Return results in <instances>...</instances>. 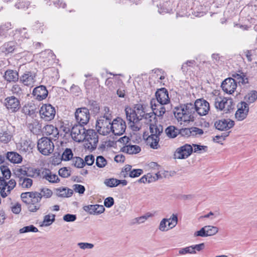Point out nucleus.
I'll return each instance as SVG.
<instances>
[{"label": "nucleus", "instance_id": "nucleus-20", "mask_svg": "<svg viewBox=\"0 0 257 257\" xmlns=\"http://www.w3.org/2000/svg\"><path fill=\"white\" fill-rule=\"evenodd\" d=\"M155 96L157 102L160 104H167L170 102L168 91L165 88L159 89L156 91Z\"/></svg>", "mask_w": 257, "mask_h": 257}, {"label": "nucleus", "instance_id": "nucleus-19", "mask_svg": "<svg viewBox=\"0 0 257 257\" xmlns=\"http://www.w3.org/2000/svg\"><path fill=\"white\" fill-rule=\"evenodd\" d=\"M236 87V82L232 78H226L221 84L222 90L226 93L230 94L234 92Z\"/></svg>", "mask_w": 257, "mask_h": 257}, {"label": "nucleus", "instance_id": "nucleus-37", "mask_svg": "<svg viewBox=\"0 0 257 257\" xmlns=\"http://www.w3.org/2000/svg\"><path fill=\"white\" fill-rule=\"evenodd\" d=\"M11 138L12 136L6 128L3 129L2 132H0L1 142L7 144L11 141Z\"/></svg>", "mask_w": 257, "mask_h": 257}, {"label": "nucleus", "instance_id": "nucleus-54", "mask_svg": "<svg viewBox=\"0 0 257 257\" xmlns=\"http://www.w3.org/2000/svg\"><path fill=\"white\" fill-rule=\"evenodd\" d=\"M132 166L129 165H126L122 169L120 172V176L126 178L129 176V174L132 170Z\"/></svg>", "mask_w": 257, "mask_h": 257}, {"label": "nucleus", "instance_id": "nucleus-11", "mask_svg": "<svg viewBox=\"0 0 257 257\" xmlns=\"http://www.w3.org/2000/svg\"><path fill=\"white\" fill-rule=\"evenodd\" d=\"M195 112L200 116L206 115L210 110L208 102L204 99H197L194 103Z\"/></svg>", "mask_w": 257, "mask_h": 257}, {"label": "nucleus", "instance_id": "nucleus-9", "mask_svg": "<svg viewBox=\"0 0 257 257\" xmlns=\"http://www.w3.org/2000/svg\"><path fill=\"white\" fill-rule=\"evenodd\" d=\"M135 110L133 108L128 106L125 108V112L128 123L130 124L133 130L137 131L140 130V127L136 125V124L139 121V118L136 113Z\"/></svg>", "mask_w": 257, "mask_h": 257}, {"label": "nucleus", "instance_id": "nucleus-31", "mask_svg": "<svg viewBox=\"0 0 257 257\" xmlns=\"http://www.w3.org/2000/svg\"><path fill=\"white\" fill-rule=\"evenodd\" d=\"M4 78L9 82H16L19 80V74L16 71L9 69L5 72Z\"/></svg>", "mask_w": 257, "mask_h": 257}, {"label": "nucleus", "instance_id": "nucleus-32", "mask_svg": "<svg viewBox=\"0 0 257 257\" xmlns=\"http://www.w3.org/2000/svg\"><path fill=\"white\" fill-rule=\"evenodd\" d=\"M121 150L124 153H126L130 155H133L140 153L141 151V149L140 147L138 145H128L123 147L121 148Z\"/></svg>", "mask_w": 257, "mask_h": 257}, {"label": "nucleus", "instance_id": "nucleus-18", "mask_svg": "<svg viewBox=\"0 0 257 257\" xmlns=\"http://www.w3.org/2000/svg\"><path fill=\"white\" fill-rule=\"evenodd\" d=\"M86 132L84 141H87L90 145L88 146V148L95 149L98 142V136L97 133L93 130H88Z\"/></svg>", "mask_w": 257, "mask_h": 257}, {"label": "nucleus", "instance_id": "nucleus-23", "mask_svg": "<svg viewBox=\"0 0 257 257\" xmlns=\"http://www.w3.org/2000/svg\"><path fill=\"white\" fill-rule=\"evenodd\" d=\"M35 74L31 72L27 71L20 78V81L26 86L33 85L35 82Z\"/></svg>", "mask_w": 257, "mask_h": 257}, {"label": "nucleus", "instance_id": "nucleus-3", "mask_svg": "<svg viewBox=\"0 0 257 257\" xmlns=\"http://www.w3.org/2000/svg\"><path fill=\"white\" fill-rule=\"evenodd\" d=\"M214 105L217 110L223 111L225 113H227L233 108V101L231 98L220 96L214 97Z\"/></svg>", "mask_w": 257, "mask_h": 257}, {"label": "nucleus", "instance_id": "nucleus-8", "mask_svg": "<svg viewBox=\"0 0 257 257\" xmlns=\"http://www.w3.org/2000/svg\"><path fill=\"white\" fill-rule=\"evenodd\" d=\"M86 129L83 125L76 124L74 125L71 131L72 138L76 142H81L84 141L86 133Z\"/></svg>", "mask_w": 257, "mask_h": 257}, {"label": "nucleus", "instance_id": "nucleus-10", "mask_svg": "<svg viewBox=\"0 0 257 257\" xmlns=\"http://www.w3.org/2000/svg\"><path fill=\"white\" fill-rule=\"evenodd\" d=\"M30 202L28 204V209L30 212H35L38 210L41 205L40 201L41 200V196L38 192H33L30 194Z\"/></svg>", "mask_w": 257, "mask_h": 257}, {"label": "nucleus", "instance_id": "nucleus-47", "mask_svg": "<svg viewBox=\"0 0 257 257\" xmlns=\"http://www.w3.org/2000/svg\"><path fill=\"white\" fill-rule=\"evenodd\" d=\"M19 231L21 233H24L29 232H37L38 231V229L33 225H30L23 227L20 229Z\"/></svg>", "mask_w": 257, "mask_h": 257}, {"label": "nucleus", "instance_id": "nucleus-36", "mask_svg": "<svg viewBox=\"0 0 257 257\" xmlns=\"http://www.w3.org/2000/svg\"><path fill=\"white\" fill-rule=\"evenodd\" d=\"M160 138L156 136H149L147 139V143L151 148L154 149H157L159 147V142Z\"/></svg>", "mask_w": 257, "mask_h": 257}, {"label": "nucleus", "instance_id": "nucleus-17", "mask_svg": "<svg viewBox=\"0 0 257 257\" xmlns=\"http://www.w3.org/2000/svg\"><path fill=\"white\" fill-rule=\"evenodd\" d=\"M237 110L235 114V118L238 121L244 119L248 113V104L244 101L239 103L237 105Z\"/></svg>", "mask_w": 257, "mask_h": 257}, {"label": "nucleus", "instance_id": "nucleus-45", "mask_svg": "<svg viewBox=\"0 0 257 257\" xmlns=\"http://www.w3.org/2000/svg\"><path fill=\"white\" fill-rule=\"evenodd\" d=\"M72 165L75 167L81 168L85 165V162L80 157H74L72 159Z\"/></svg>", "mask_w": 257, "mask_h": 257}, {"label": "nucleus", "instance_id": "nucleus-26", "mask_svg": "<svg viewBox=\"0 0 257 257\" xmlns=\"http://www.w3.org/2000/svg\"><path fill=\"white\" fill-rule=\"evenodd\" d=\"M43 132L46 135L51 136L55 140L58 138L59 133L58 128L52 124L46 125L43 128Z\"/></svg>", "mask_w": 257, "mask_h": 257}, {"label": "nucleus", "instance_id": "nucleus-62", "mask_svg": "<svg viewBox=\"0 0 257 257\" xmlns=\"http://www.w3.org/2000/svg\"><path fill=\"white\" fill-rule=\"evenodd\" d=\"M63 219L66 222H73L76 219V215L75 214H67L63 216Z\"/></svg>", "mask_w": 257, "mask_h": 257}, {"label": "nucleus", "instance_id": "nucleus-48", "mask_svg": "<svg viewBox=\"0 0 257 257\" xmlns=\"http://www.w3.org/2000/svg\"><path fill=\"white\" fill-rule=\"evenodd\" d=\"M205 227L206 228L207 236L215 235L218 231V228L216 226L207 225L205 226Z\"/></svg>", "mask_w": 257, "mask_h": 257}, {"label": "nucleus", "instance_id": "nucleus-35", "mask_svg": "<svg viewBox=\"0 0 257 257\" xmlns=\"http://www.w3.org/2000/svg\"><path fill=\"white\" fill-rule=\"evenodd\" d=\"M18 183L23 188H29L33 184V180L30 178L22 176L19 177Z\"/></svg>", "mask_w": 257, "mask_h": 257}, {"label": "nucleus", "instance_id": "nucleus-59", "mask_svg": "<svg viewBox=\"0 0 257 257\" xmlns=\"http://www.w3.org/2000/svg\"><path fill=\"white\" fill-rule=\"evenodd\" d=\"M146 177L147 178L148 183H149L155 181L156 180L161 177V175L159 174V173H156L155 176H152L150 173H148L146 175Z\"/></svg>", "mask_w": 257, "mask_h": 257}, {"label": "nucleus", "instance_id": "nucleus-41", "mask_svg": "<svg viewBox=\"0 0 257 257\" xmlns=\"http://www.w3.org/2000/svg\"><path fill=\"white\" fill-rule=\"evenodd\" d=\"M11 90L14 94L18 96L24 94V89L22 85L15 84L13 85Z\"/></svg>", "mask_w": 257, "mask_h": 257}, {"label": "nucleus", "instance_id": "nucleus-22", "mask_svg": "<svg viewBox=\"0 0 257 257\" xmlns=\"http://www.w3.org/2000/svg\"><path fill=\"white\" fill-rule=\"evenodd\" d=\"M83 209L89 214L93 215L100 214L105 210L103 205L98 204L86 205L83 206Z\"/></svg>", "mask_w": 257, "mask_h": 257}, {"label": "nucleus", "instance_id": "nucleus-58", "mask_svg": "<svg viewBox=\"0 0 257 257\" xmlns=\"http://www.w3.org/2000/svg\"><path fill=\"white\" fill-rule=\"evenodd\" d=\"M192 127L189 128H184L181 129L179 133L182 136L188 137L190 136H192Z\"/></svg>", "mask_w": 257, "mask_h": 257}, {"label": "nucleus", "instance_id": "nucleus-30", "mask_svg": "<svg viewBox=\"0 0 257 257\" xmlns=\"http://www.w3.org/2000/svg\"><path fill=\"white\" fill-rule=\"evenodd\" d=\"M16 49V43L13 41L5 43L0 47V51L5 55L13 53Z\"/></svg>", "mask_w": 257, "mask_h": 257}, {"label": "nucleus", "instance_id": "nucleus-27", "mask_svg": "<svg viewBox=\"0 0 257 257\" xmlns=\"http://www.w3.org/2000/svg\"><path fill=\"white\" fill-rule=\"evenodd\" d=\"M151 105L153 110L152 113L155 114V119L156 118V115L161 116L163 115L165 113L166 109L164 106H163V105L160 104H157L155 99H152L151 101Z\"/></svg>", "mask_w": 257, "mask_h": 257}, {"label": "nucleus", "instance_id": "nucleus-39", "mask_svg": "<svg viewBox=\"0 0 257 257\" xmlns=\"http://www.w3.org/2000/svg\"><path fill=\"white\" fill-rule=\"evenodd\" d=\"M12 25L11 23L7 22L0 26V36L7 37L8 31L12 29Z\"/></svg>", "mask_w": 257, "mask_h": 257}, {"label": "nucleus", "instance_id": "nucleus-16", "mask_svg": "<svg viewBox=\"0 0 257 257\" xmlns=\"http://www.w3.org/2000/svg\"><path fill=\"white\" fill-rule=\"evenodd\" d=\"M133 108L136 109V113L139 118V121L144 118L145 123H148L149 120L152 121V118L155 119V114L152 113H146L142 104H136Z\"/></svg>", "mask_w": 257, "mask_h": 257}, {"label": "nucleus", "instance_id": "nucleus-61", "mask_svg": "<svg viewBox=\"0 0 257 257\" xmlns=\"http://www.w3.org/2000/svg\"><path fill=\"white\" fill-rule=\"evenodd\" d=\"M73 189L75 192L79 194H83L85 190L84 186L80 184H74Z\"/></svg>", "mask_w": 257, "mask_h": 257}, {"label": "nucleus", "instance_id": "nucleus-52", "mask_svg": "<svg viewBox=\"0 0 257 257\" xmlns=\"http://www.w3.org/2000/svg\"><path fill=\"white\" fill-rule=\"evenodd\" d=\"M39 194H41V199L42 197L49 198L51 197L53 194V192L50 189L44 188L41 190V192H39Z\"/></svg>", "mask_w": 257, "mask_h": 257}, {"label": "nucleus", "instance_id": "nucleus-44", "mask_svg": "<svg viewBox=\"0 0 257 257\" xmlns=\"http://www.w3.org/2000/svg\"><path fill=\"white\" fill-rule=\"evenodd\" d=\"M230 133L229 132H224L220 135H218L213 138V141L217 143L222 144L221 142L225 140V138L228 137Z\"/></svg>", "mask_w": 257, "mask_h": 257}, {"label": "nucleus", "instance_id": "nucleus-50", "mask_svg": "<svg viewBox=\"0 0 257 257\" xmlns=\"http://www.w3.org/2000/svg\"><path fill=\"white\" fill-rule=\"evenodd\" d=\"M73 153L70 149H66L62 154V159L64 161H68L72 159Z\"/></svg>", "mask_w": 257, "mask_h": 257}, {"label": "nucleus", "instance_id": "nucleus-4", "mask_svg": "<svg viewBox=\"0 0 257 257\" xmlns=\"http://www.w3.org/2000/svg\"><path fill=\"white\" fill-rule=\"evenodd\" d=\"M37 148L42 154L46 156L53 153L54 145L50 139L43 137L38 141Z\"/></svg>", "mask_w": 257, "mask_h": 257}, {"label": "nucleus", "instance_id": "nucleus-29", "mask_svg": "<svg viewBox=\"0 0 257 257\" xmlns=\"http://www.w3.org/2000/svg\"><path fill=\"white\" fill-rule=\"evenodd\" d=\"M35 144L29 139L23 140L20 143V150L22 152L30 153L32 152V150Z\"/></svg>", "mask_w": 257, "mask_h": 257}, {"label": "nucleus", "instance_id": "nucleus-46", "mask_svg": "<svg viewBox=\"0 0 257 257\" xmlns=\"http://www.w3.org/2000/svg\"><path fill=\"white\" fill-rule=\"evenodd\" d=\"M104 184L106 186L109 187H116L119 184V180L114 178L105 179L104 181Z\"/></svg>", "mask_w": 257, "mask_h": 257}, {"label": "nucleus", "instance_id": "nucleus-12", "mask_svg": "<svg viewBox=\"0 0 257 257\" xmlns=\"http://www.w3.org/2000/svg\"><path fill=\"white\" fill-rule=\"evenodd\" d=\"M75 116L79 124L84 125L89 121L90 118L89 111L85 107L78 108L75 113Z\"/></svg>", "mask_w": 257, "mask_h": 257}, {"label": "nucleus", "instance_id": "nucleus-5", "mask_svg": "<svg viewBox=\"0 0 257 257\" xmlns=\"http://www.w3.org/2000/svg\"><path fill=\"white\" fill-rule=\"evenodd\" d=\"M40 116L44 121H49L53 120L56 114L54 107L50 104H43L39 110Z\"/></svg>", "mask_w": 257, "mask_h": 257}, {"label": "nucleus", "instance_id": "nucleus-28", "mask_svg": "<svg viewBox=\"0 0 257 257\" xmlns=\"http://www.w3.org/2000/svg\"><path fill=\"white\" fill-rule=\"evenodd\" d=\"M232 76L233 77V79H235L236 83H238L239 85H244L248 83V79L246 74L241 71H238L232 74Z\"/></svg>", "mask_w": 257, "mask_h": 257}, {"label": "nucleus", "instance_id": "nucleus-43", "mask_svg": "<svg viewBox=\"0 0 257 257\" xmlns=\"http://www.w3.org/2000/svg\"><path fill=\"white\" fill-rule=\"evenodd\" d=\"M55 218L54 214H48L44 216L43 221V225L47 226L51 225L55 221Z\"/></svg>", "mask_w": 257, "mask_h": 257}, {"label": "nucleus", "instance_id": "nucleus-53", "mask_svg": "<svg viewBox=\"0 0 257 257\" xmlns=\"http://www.w3.org/2000/svg\"><path fill=\"white\" fill-rule=\"evenodd\" d=\"M196 251H194L192 245L184 248L179 249V253L180 254H185L187 253H195Z\"/></svg>", "mask_w": 257, "mask_h": 257}, {"label": "nucleus", "instance_id": "nucleus-60", "mask_svg": "<svg viewBox=\"0 0 257 257\" xmlns=\"http://www.w3.org/2000/svg\"><path fill=\"white\" fill-rule=\"evenodd\" d=\"M77 245L82 249H92L94 247V244L88 242H79Z\"/></svg>", "mask_w": 257, "mask_h": 257}, {"label": "nucleus", "instance_id": "nucleus-2", "mask_svg": "<svg viewBox=\"0 0 257 257\" xmlns=\"http://www.w3.org/2000/svg\"><path fill=\"white\" fill-rule=\"evenodd\" d=\"M112 118V116L110 113H104L97 118L96 129L100 135L106 136L111 133Z\"/></svg>", "mask_w": 257, "mask_h": 257}, {"label": "nucleus", "instance_id": "nucleus-64", "mask_svg": "<svg viewBox=\"0 0 257 257\" xmlns=\"http://www.w3.org/2000/svg\"><path fill=\"white\" fill-rule=\"evenodd\" d=\"M114 204V199L111 197L106 198L104 201V205L107 208L111 207Z\"/></svg>", "mask_w": 257, "mask_h": 257}, {"label": "nucleus", "instance_id": "nucleus-63", "mask_svg": "<svg viewBox=\"0 0 257 257\" xmlns=\"http://www.w3.org/2000/svg\"><path fill=\"white\" fill-rule=\"evenodd\" d=\"M169 220L166 218L163 219L160 222V225H159V229L162 231H165L168 230V229H167V225L166 223L167 222H168Z\"/></svg>", "mask_w": 257, "mask_h": 257}, {"label": "nucleus", "instance_id": "nucleus-33", "mask_svg": "<svg viewBox=\"0 0 257 257\" xmlns=\"http://www.w3.org/2000/svg\"><path fill=\"white\" fill-rule=\"evenodd\" d=\"M73 193L72 189L66 187H61L56 189V195L61 197H70Z\"/></svg>", "mask_w": 257, "mask_h": 257}, {"label": "nucleus", "instance_id": "nucleus-55", "mask_svg": "<svg viewBox=\"0 0 257 257\" xmlns=\"http://www.w3.org/2000/svg\"><path fill=\"white\" fill-rule=\"evenodd\" d=\"M59 175L63 178H67L71 175V171L66 167L59 169Z\"/></svg>", "mask_w": 257, "mask_h": 257}, {"label": "nucleus", "instance_id": "nucleus-34", "mask_svg": "<svg viewBox=\"0 0 257 257\" xmlns=\"http://www.w3.org/2000/svg\"><path fill=\"white\" fill-rule=\"evenodd\" d=\"M7 158L12 163L14 164L20 163L22 161V156L18 153L14 152H8Z\"/></svg>", "mask_w": 257, "mask_h": 257}, {"label": "nucleus", "instance_id": "nucleus-6", "mask_svg": "<svg viewBox=\"0 0 257 257\" xmlns=\"http://www.w3.org/2000/svg\"><path fill=\"white\" fill-rule=\"evenodd\" d=\"M15 180L11 179L8 182L3 178L0 177V194L3 198L6 197L10 194L11 191L16 187Z\"/></svg>", "mask_w": 257, "mask_h": 257}, {"label": "nucleus", "instance_id": "nucleus-21", "mask_svg": "<svg viewBox=\"0 0 257 257\" xmlns=\"http://www.w3.org/2000/svg\"><path fill=\"white\" fill-rule=\"evenodd\" d=\"M214 125L219 131L228 132L234 125V122L230 119H223L216 121Z\"/></svg>", "mask_w": 257, "mask_h": 257}, {"label": "nucleus", "instance_id": "nucleus-56", "mask_svg": "<svg viewBox=\"0 0 257 257\" xmlns=\"http://www.w3.org/2000/svg\"><path fill=\"white\" fill-rule=\"evenodd\" d=\"M143 173V171L142 169H133L131 170V172H130V173L129 174V177L131 178L138 177L141 175Z\"/></svg>", "mask_w": 257, "mask_h": 257}, {"label": "nucleus", "instance_id": "nucleus-25", "mask_svg": "<svg viewBox=\"0 0 257 257\" xmlns=\"http://www.w3.org/2000/svg\"><path fill=\"white\" fill-rule=\"evenodd\" d=\"M154 121L155 122V119L154 120L152 118V121H151L149 120V123H148L150 126V131L151 133V135L150 136H156L157 137H159L163 131V126L161 124H158L156 123L154 124Z\"/></svg>", "mask_w": 257, "mask_h": 257}, {"label": "nucleus", "instance_id": "nucleus-57", "mask_svg": "<svg viewBox=\"0 0 257 257\" xmlns=\"http://www.w3.org/2000/svg\"><path fill=\"white\" fill-rule=\"evenodd\" d=\"M150 215L146 214L139 217L135 218L133 221L134 223L141 224L145 222L147 219L150 216Z\"/></svg>", "mask_w": 257, "mask_h": 257}, {"label": "nucleus", "instance_id": "nucleus-51", "mask_svg": "<svg viewBox=\"0 0 257 257\" xmlns=\"http://www.w3.org/2000/svg\"><path fill=\"white\" fill-rule=\"evenodd\" d=\"M107 164V161L105 159L101 156H99L96 159V165L100 168H103Z\"/></svg>", "mask_w": 257, "mask_h": 257}, {"label": "nucleus", "instance_id": "nucleus-14", "mask_svg": "<svg viewBox=\"0 0 257 257\" xmlns=\"http://www.w3.org/2000/svg\"><path fill=\"white\" fill-rule=\"evenodd\" d=\"M192 147L190 145L185 144L176 150L174 156L175 158L179 159H186L192 154Z\"/></svg>", "mask_w": 257, "mask_h": 257}, {"label": "nucleus", "instance_id": "nucleus-7", "mask_svg": "<svg viewBox=\"0 0 257 257\" xmlns=\"http://www.w3.org/2000/svg\"><path fill=\"white\" fill-rule=\"evenodd\" d=\"M111 133L115 136H121L124 134L126 130V123L120 117L113 119L111 123Z\"/></svg>", "mask_w": 257, "mask_h": 257}, {"label": "nucleus", "instance_id": "nucleus-40", "mask_svg": "<svg viewBox=\"0 0 257 257\" xmlns=\"http://www.w3.org/2000/svg\"><path fill=\"white\" fill-rule=\"evenodd\" d=\"M244 99L246 101L245 102L247 104L253 103L257 99V91L255 90L251 91L245 95Z\"/></svg>", "mask_w": 257, "mask_h": 257}, {"label": "nucleus", "instance_id": "nucleus-24", "mask_svg": "<svg viewBox=\"0 0 257 257\" xmlns=\"http://www.w3.org/2000/svg\"><path fill=\"white\" fill-rule=\"evenodd\" d=\"M48 91L46 87L43 85L35 88L33 91V94L36 97V99L41 100L45 99L48 95Z\"/></svg>", "mask_w": 257, "mask_h": 257}, {"label": "nucleus", "instance_id": "nucleus-1", "mask_svg": "<svg viewBox=\"0 0 257 257\" xmlns=\"http://www.w3.org/2000/svg\"><path fill=\"white\" fill-rule=\"evenodd\" d=\"M174 114L178 121H181V123L182 122L194 121L196 116L195 107L191 103L181 105L175 108Z\"/></svg>", "mask_w": 257, "mask_h": 257}, {"label": "nucleus", "instance_id": "nucleus-42", "mask_svg": "<svg viewBox=\"0 0 257 257\" xmlns=\"http://www.w3.org/2000/svg\"><path fill=\"white\" fill-rule=\"evenodd\" d=\"M196 63L194 60H187L182 64L181 69L183 72H187L191 68H193Z\"/></svg>", "mask_w": 257, "mask_h": 257}, {"label": "nucleus", "instance_id": "nucleus-38", "mask_svg": "<svg viewBox=\"0 0 257 257\" xmlns=\"http://www.w3.org/2000/svg\"><path fill=\"white\" fill-rule=\"evenodd\" d=\"M165 133L168 137L174 138L177 136L179 131L174 126L171 125L166 128Z\"/></svg>", "mask_w": 257, "mask_h": 257}, {"label": "nucleus", "instance_id": "nucleus-13", "mask_svg": "<svg viewBox=\"0 0 257 257\" xmlns=\"http://www.w3.org/2000/svg\"><path fill=\"white\" fill-rule=\"evenodd\" d=\"M38 172L40 178L44 179L52 183H57L60 180L57 175L53 174L49 169H42L41 170H36Z\"/></svg>", "mask_w": 257, "mask_h": 257}, {"label": "nucleus", "instance_id": "nucleus-15", "mask_svg": "<svg viewBox=\"0 0 257 257\" xmlns=\"http://www.w3.org/2000/svg\"><path fill=\"white\" fill-rule=\"evenodd\" d=\"M4 105L7 109L11 112L17 111L20 107V101L13 96L7 97L5 99Z\"/></svg>", "mask_w": 257, "mask_h": 257}, {"label": "nucleus", "instance_id": "nucleus-49", "mask_svg": "<svg viewBox=\"0 0 257 257\" xmlns=\"http://www.w3.org/2000/svg\"><path fill=\"white\" fill-rule=\"evenodd\" d=\"M168 226L170 228L174 227L178 223V216L176 214H173L170 218L168 219Z\"/></svg>", "mask_w": 257, "mask_h": 257}]
</instances>
